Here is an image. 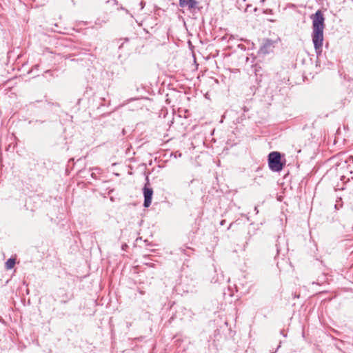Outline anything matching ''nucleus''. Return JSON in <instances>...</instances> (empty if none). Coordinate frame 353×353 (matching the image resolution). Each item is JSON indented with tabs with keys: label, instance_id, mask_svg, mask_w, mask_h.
I'll return each instance as SVG.
<instances>
[{
	"label": "nucleus",
	"instance_id": "obj_1",
	"mask_svg": "<svg viewBox=\"0 0 353 353\" xmlns=\"http://www.w3.org/2000/svg\"><path fill=\"white\" fill-rule=\"evenodd\" d=\"M312 20V42L317 54L321 53L323 42V30L325 18L321 10H317L311 16Z\"/></svg>",
	"mask_w": 353,
	"mask_h": 353
},
{
	"label": "nucleus",
	"instance_id": "obj_2",
	"mask_svg": "<svg viewBox=\"0 0 353 353\" xmlns=\"http://www.w3.org/2000/svg\"><path fill=\"white\" fill-rule=\"evenodd\" d=\"M268 165L270 169L274 172L282 170L283 164L281 162V154L279 152H272L269 154Z\"/></svg>",
	"mask_w": 353,
	"mask_h": 353
},
{
	"label": "nucleus",
	"instance_id": "obj_3",
	"mask_svg": "<svg viewBox=\"0 0 353 353\" xmlns=\"http://www.w3.org/2000/svg\"><path fill=\"white\" fill-rule=\"evenodd\" d=\"M153 194V190L150 188H148L147 185H145L143 188V195H144V203L143 205L145 208H148L150 205L152 203V198Z\"/></svg>",
	"mask_w": 353,
	"mask_h": 353
},
{
	"label": "nucleus",
	"instance_id": "obj_4",
	"mask_svg": "<svg viewBox=\"0 0 353 353\" xmlns=\"http://www.w3.org/2000/svg\"><path fill=\"white\" fill-rule=\"evenodd\" d=\"M197 3L195 0H179V6L182 8L188 7L189 10L195 8Z\"/></svg>",
	"mask_w": 353,
	"mask_h": 353
},
{
	"label": "nucleus",
	"instance_id": "obj_5",
	"mask_svg": "<svg viewBox=\"0 0 353 353\" xmlns=\"http://www.w3.org/2000/svg\"><path fill=\"white\" fill-rule=\"evenodd\" d=\"M273 48V42L270 40H266L261 48L260 51L264 54L268 53Z\"/></svg>",
	"mask_w": 353,
	"mask_h": 353
},
{
	"label": "nucleus",
	"instance_id": "obj_6",
	"mask_svg": "<svg viewBox=\"0 0 353 353\" xmlns=\"http://www.w3.org/2000/svg\"><path fill=\"white\" fill-rule=\"evenodd\" d=\"M15 265V259H9L5 263V268L6 270H11L14 268Z\"/></svg>",
	"mask_w": 353,
	"mask_h": 353
},
{
	"label": "nucleus",
	"instance_id": "obj_7",
	"mask_svg": "<svg viewBox=\"0 0 353 353\" xmlns=\"http://www.w3.org/2000/svg\"><path fill=\"white\" fill-rule=\"evenodd\" d=\"M128 248V245L126 243H123L121 246V249L123 250H126V249Z\"/></svg>",
	"mask_w": 353,
	"mask_h": 353
},
{
	"label": "nucleus",
	"instance_id": "obj_8",
	"mask_svg": "<svg viewBox=\"0 0 353 353\" xmlns=\"http://www.w3.org/2000/svg\"><path fill=\"white\" fill-rule=\"evenodd\" d=\"M223 223H224L223 221H221V225H223Z\"/></svg>",
	"mask_w": 353,
	"mask_h": 353
}]
</instances>
